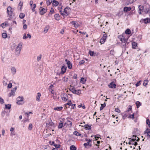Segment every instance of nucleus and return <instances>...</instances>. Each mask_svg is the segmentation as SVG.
<instances>
[{"label":"nucleus","mask_w":150,"mask_h":150,"mask_svg":"<svg viewBox=\"0 0 150 150\" xmlns=\"http://www.w3.org/2000/svg\"><path fill=\"white\" fill-rule=\"evenodd\" d=\"M118 38L121 41L124 46L126 47L128 45L129 43L127 42L128 39L125 38L124 36L123 35H120Z\"/></svg>","instance_id":"f257e3e1"},{"label":"nucleus","mask_w":150,"mask_h":150,"mask_svg":"<svg viewBox=\"0 0 150 150\" xmlns=\"http://www.w3.org/2000/svg\"><path fill=\"white\" fill-rule=\"evenodd\" d=\"M69 89L74 94L79 95L81 93V90L79 89L76 90L75 88L73 86H71Z\"/></svg>","instance_id":"f03ea898"},{"label":"nucleus","mask_w":150,"mask_h":150,"mask_svg":"<svg viewBox=\"0 0 150 150\" xmlns=\"http://www.w3.org/2000/svg\"><path fill=\"white\" fill-rule=\"evenodd\" d=\"M23 44L22 43H20L16 48L15 52L16 55H18L21 52V50L22 48Z\"/></svg>","instance_id":"7ed1b4c3"},{"label":"nucleus","mask_w":150,"mask_h":150,"mask_svg":"<svg viewBox=\"0 0 150 150\" xmlns=\"http://www.w3.org/2000/svg\"><path fill=\"white\" fill-rule=\"evenodd\" d=\"M7 12L8 14V16L10 18H12L13 16H14L12 9L11 6H9L7 8Z\"/></svg>","instance_id":"20e7f679"},{"label":"nucleus","mask_w":150,"mask_h":150,"mask_svg":"<svg viewBox=\"0 0 150 150\" xmlns=\"http://www.w3.org/2000/svg\"><path fill=\"white\" fill-rule=\"evenodd\" d=\"M23 98L22 96L18 97L16 99L17 103L19 105H21L23 103Z\"/></svg>","instance_id":"39448f33"},{"label":"nucleus","mask_w":150,"mask_h":150,"mask_svg":"<svg viewBox=\"0 0 150 150\" xmlns=\"http://www.w3.org/2000/svg\"><path fill=\"white\" fill-rule=\"evenodd\" d=\"M150 6L149 4H147L144 5V12L146 13L150 12Z\"/></svg>","instance_id":"423d86ee"},{"label":"nucleus","mask_w":150,"mask_h":150,"mask_svg":"<svg viewBox=\"0 0 150 150\" xmlns=\"http://www.w3.org/2000/svg\"><path fill=\"white\" fill-rule=\"evenodd\" d=\"M71 11V9L70 7L67 6L64 9L63 12L65 13L67 15L66 16H68L70 13V12Z\"/></svg>","instance_id":"0eeeda50"},{"label":"nucleus","mask_w":150,"mask_h":150,"mask_svg":"<svg viewBox=\"0 0 150 150\" xmlns=\"http://www.w3.org/2000/svg\"><path fill=\"white\" fill-rule=\"evenodd\" d=\"M61 96L62 98V100L64 101H67L68 99V96L66 93H63V94H62Z\"/></svg>","instance_id":"6e6552de"},{"label":"nucleus","mask_w":150,"mask_h":150,"mask_svg":"<svg viewBox=\"0 0 150 150\" xmlns=\"http://www.w3.org/2000/svg\"><path fill=\"white\" fill-rule=\"evenodd\" d=\"M65 62H66V64L67 65L69 69H71L72 67V64L67 59H66L65 60Z\"/></svg>","instance_id":"1a4fd4ad"},{"label":"nucleus","mask_w":150,"mask_h":150,"mask_svg":"<svg viewBox=\"0 0 150 150\" xmlns=\"http://www.w3.org/2000/svg\"><path fill=\"white\" fill-rule=\"evenodd\" d=\"M40 8H42V9L40 11V14L41 15H43L47 11V9H45L44 8H42V7H40Z\"/></svg>","instance_id":"9d476101"},{"label":"nucleus","mask_w":150,"mask_h":150,"mask_svg":"<svg viewBox=\"0 0 150 150\" xmlns=\"http://www.w3.org/2000/svg\"><path fill=\"white\" fill-rule=\"evenodd\" d=\"M140 22H144L145 23H147L150 22V19L146 18L145 19H142L141 20Z\"/></svg>","instance_id":"9b49d317"},{"label":"nucleus","mask_w":150,"mask_h":150,"mask_svg":"<svg viewBox=\"0 0 150 150\" xmlns=\"http://www.w3.org/2000/svg\"><path fill=\"white\" fill-rule=\"evenodd\" d=\"M67 69V67L65 66H63L61 69L60 73L61 74H63L66 71Z\"/></svg>","instance_id":"f8f14e48"},{"label":"nucleus","mask_w":150,"mask_h":150,"mask_svg":"<svg viewBox=\"0 0 150 150\" xmlns=\"http://www.w3.org/2000/svg\"><path fill=\"white\" fill-rule=\"evenodd\" d=\"M109 87L111 88H115L116 87V85L114 82H112L108 85Z\"/></svg>","instance_id":"ddd939ff"},{"label":"nucleus","mask_w":150,"mask_h":150,"mask_svg":"<svg viewBox=\"0 0 150 150\" xmlns=\"http://www.w3.org/2000/svg\"><path fill=\"white\" fill-rule=\"evenodd\" d=\"M92 125H89L88 124L85 125H84V128L86 130H90L91 129V126Z\"/></svg>","instance_id":"4468645a"},{"label":"nucleus","mask_w":150,"mask_h":150,"mask_svg":"<svg viewBox=\"0 0 150 150\" xmlns=\"http://www.w3.org/2000/svg\"><path fill=\"white\" fill-rule=\"evenodd\" d=\"M131 8L130 7H125L124 8L123 10L124 11L127 12L131 10Z\"/></svg>","instance_id":"2eb2a0df"},{"label":"nucleus","mask_w":150,"mask_h":150,"mask_svg":"<svg viewBox=\"0 0 150 150\" xmlns=\"http://www.w3.org/2000/svg\"><path fill=\"white\" fill-rule=\"evenodd\" d=\"M41 95L40 93H37V96H36V100L37 101H40V97L41 96Z\"/></svg>","instance_id":"dca6fc26"},{"label":"nucleus","mask_w":150,"mask_h":150,"mask_svg":"<svg viewBox=\"0 0 150 150\" xmlns=\"http://www.w3.org/2000/svg\"><path fill=\"white\" fill-rule=\"evenodd\" d=\"M54 18L57 21H59L60 19V16L58 14H56L54 15Z\"/></svg>","instance_id":"f3484780"},{"label":"nucleus","mask_w":150,"mask_h":150,"mask_svg":"<svg viewBox=\"0 0 150 150\" xmlns=\"http://www.w3.org/2000/svg\"><path fill=\"white\" fill-rule=\"evenodd\" d=\"M128 144L129 145L132 144L136 146L138 144V143L137 142H134L131 141V140H130L128 143Z\"/></svg>","instance_id":"a211bd4d"},{"label":"nucleus","mask_w":150,"mask_h":150,"mask_svg":"<svg viewBox=\"0 0 150 150\" xmlns=\"http://www.w3.org/2000/svg\"><path fill=\"white\" fill-rule=\"evenodd\" d=\"M12 73L14 74H15L16 71V69L14 67H12L11 69Z\"/></svg>","instance_id":"6ab92c4d"},{"label":"nucleus","mask_w":150,"mask_h":150,"mask_svg":"<svg viewBox=\"0 0 150 150\" xmlns=\"http://www.w3.org/2000/svg\"><path fill=\"white\" fill-rule=\"evenodd\" d=\"M52 4L54 6H56L59 4V2L58 1L54 0L52 1Z\"/></svg>","instance_id":"aec40b11"},{"label":"nucleus","mask_w":150,"mask_h":150,"mask_svg":"<svg viewBox=\"0 0 150 150\" xmlns=\"http://www.w3.org/2000/svg\"><path fill=\"white\" fill-rule=\"evenodd\" d=\"M99 145H97V144H96L93 147V150H99Z\"/></svg>","instance_id":"412c9836"},{"label":"nucleus","mask_w":150,"mask_h":150,"mask_svg":"<svg viewBox=\"0 0 150 150\" xmlns=\"http://www.w3.org/2000/svg\"><path fill=\"white\" fill-rule=\"evenodd\" d=\"M73 134L74 135L76 136H81V134L80 133L77 131H74V132Z\"/></svg>","instance_id":"4be33fe9"},{"label":"nucleus","mask_w":150,"mask_h":150,"mask_svg":"<svg viewBox=\"0 0 150 150\" xmlns=\"http://www.w3.org/2000/svg\"><path fill=\"white\" fill-rule=\"evenodd\" d=\"M71 23L73 25L75 28H77L79 25L76 23V22L75 21H72L71 22Z\"/></svg>","instance_id":"5701e85b"},{"label":"nucleus","mask_w":150,"mask_h":150,"mask_svg":"<svg viewBox=\"0 0 150 150\" xmlns=\"http://www.w3.org/2000/svg\"><path fill=\"white\" fill-rule=\"evenodd\" d=\"M106 40L105 37H103L102 39H101L100 40V43H101V44L103 43Z\"/></svg>","instance_id":"b1692460"},{"label":"nucleus","mask_w":150,"mask_h":150,"mask_svg":"<svg viewBox=\"0 0 150 150\" xmlns=\"http://www.w3.org/2000/svg\"><path fill=\"white\" fill-rule=\"evenodd\" d=\"M83 145L86 148H88V146H90V147H91V145L88 142L85 143Z\"/></svg>","instance_id":"393cba45"},{"label":"nucleus","mask_w":150,"mask_h":150,"mask_svg":"<svg viewBox=\"0 0 150 150\" xmlns=\"http://www.w3.org/2000/svg\"><path fill=\"white\" fill-rule=\"evenodd\" d=\"M101 106L100 108V110H102L103 108L105 106H106V104L105 103H104L103 104H101Z\"/></svg>","instance_id":"a878e982"},{"label":"nucleus","mask_w":150,"mask_h":150,"mask_svg":"<svg viewBox=\"0 0 150 150\" xmlns=\"http://www.w3.org/2000/svg\"><path fill=\"white\" fill-rule=\"evenodd\" d=\"M23 3L22 2L20 1V2L18 4V7L19 8L20 10H21V7L23 6Z\"/></svg>","instance_id":"bb28decb"},{"label":"nucleus","mask_w":150,"mask_h":150,"mask_svg":"<svg viewBox=\"0 0 150 150\" xmlns=\"http://www.w3.org/2000/svg\"><path fill=\"white\" fill-rule=\"evenodd\" d=\"M136 105L137 108H138L139 106L141 105V103L138 101H137L136 103Z\"/></svg>","instance_id":"cd10ccee"},{"label":"nucleus","mask_w":150,"mask_h":150,"mask_svg":"<svg viewBox=\"0 0 150 150\" xmlns=\"http://www.w3.org/2000/svg\"><path fill=\"white\" fill-rule=\"evenodd\" d=\"M46 125L48 126L49 127L51 126H53L54 125V123L52 122H49V123H47Z\"/></svg>","instance_id":"c85d7f7f"},{"label":"nucleus","mask_w":150,"mask_h":150,"mask_svg":"<svg viewBox=\"0 0 150 150\" xmlns=\"http://www.w3.org/2000/svg\"><path fill=\"white\" fill-rule=\"evenodd\" d=\"M70 150H76V148L74 145H71L70 147Z\"/></svg>","instance_id":"c756f323"},{"label":"nucleus","mask_w":150,"mask_h":150,"mask_svg":"<svg viewBox=\"0 0 150 150\" xmlns=\"http://www.w3.org/2000/svg\"><path fill=\"white\" fill-rule=\"evenodd\" d=\"M15 92L13 91H12L11 90V92H10L8 95V96L9 97H11L12 96H14V95Z\"/></svg>","instance_id":"7c9ffc66"},{"label":"nucleus","mask_w":150,"mask_h":150,"mask_svg":"<svg viewBox=\"0 0 150 150\" xmlns=\"http://www.w3.org/2000/svg\"><path fill=\"white\" fill-rule=\"evenodd\" d=\"M125 33L126 34L129 35L130 34L131 32L129 29H127L125 31Z\"/></svg>","instance_id":"2f4dec72"},{"label":"nucleus","mask_w":150,"mask_h":150,"mask_svg":"<svg viewBox=\"0 0 150 150\" xmlns=\"http://www.w3.org/2000/svg\"><path fill=\"white\" fill-rule=\"evenodd\" d=\"M53 1L52 0H47L46 3L47 5H49L51 4L52 2Z\"/></svg>","instance_id":"473e14b6"},{"label":"nucleus","mask_w":150,"mask_h":150,"mask_svg":"<svg viewBox=\"0 0 150 150\" xmlns=\"http://www.w3.org/2000/svg\"><path fill=\"white\" fill-rule=\"evenodd\" d=\"M25 16V14L23 13H21L19 15V18H20L22 19L24 18Z\"/></svg>","instance_id":"72a5a7b5"},{"label":"nucleus","mask_w":150,"mask_h":150,"mask_svg":"<svg viewBox=\"0 0 150 150\" xmlns=\"http://www.w3.org/2000/svg\"><path fill=\"white\" fill-rule=\"evenodd\" d=\"M11 105L10 104H8L7 105H5V107L6 109H10L11 108Z\"/></svg>","instance_id":"f704fd0d"},{"label":"nucleus","mask_w":150,"mask_h":150,"mask_svg":"<svg viewBox=\"0 0 150 150\" xmlns=\"http://www.w3.org/2000/svg\"><path fill=\"white\" fill-rule=\"evenodd\" d=\"M86 81V79H84L83 78H81L80 82L84 84Z\"/></svg>","instance_id":"c9c22d12"},{"label":"nucleus","mask_w":150,"mask_h":150,"mask_svg":"<svg viewBox=\"0 0 150 150\" xmlns=\"http://www.w3.org/2000/svg\"><path fill=\"white\" fill-rule=\"evenodd\" d=\"M62 108L63 107H57L54 108V110H62Z\"/></svg>","instance_id":"e433bc0d"},{"label":"nucleus","mask_w":150,"mask_h":150,"mask_svg":"<svg viewBox=\"0 0 150 150\" xmlns=\"http://www.w3.org/2000/svg\"><path fill=\"white\" fill-rule=\"evenodd\" d=\"M54 146L55 147V148L57 149L58 148H59L61 147V145L60 144H54Z\"/></svg>","instance_id":"4c0bfd02"},{"label":"nucleus","mask_w":150,"mask_h":150,"mask_svg":"<svg viewBox=\"0 0 150 150\" xmlns=\"http://www.w3.org/2000/svg\"><path fill=\"white\" fill-rule=\"evenodd\" d=\"M67 125L70 126V127H71L72 125V122L71 121H69V120H67Z\"/></svg>","instance_id":"58836bf2"},{"label":"nucleus","mask_w":150,"mask_h":150,"mask_svg":"<svg viewBox=\"0 0 150 150\" xmlns=\"http://www.w3.org/2000/svg\"><path fill=\"white\" fill-rule=\"evenodd\" d=\"M63 127V123L62 122H61L59 123V125L58 127L59 129H61Z\"/></svg>","instance_id":"ea45409f"},{"label":"nucleus","mask_w":150,"mask_h":150,"mask_svg":"<svg viewBox=\"0 0 150 150\" xmlns=\"http://www.w3.org/2000/svg\"><path fill=\"white\" fill-rule=\"evenodd\" d=\"M137 44L135 42H134L132 43V47L133 48H135L137 46Z\"/></svg>","instance_id":"a19ab883"},{"label":"nucleus","mask_w":150,"mask_h":150,"mask_svg":"<svg viewBox=\"0 0 150 150\" xmlns=\"http://www.w3.org/2000/svg\"><path fill=\"white\" fill-rule=\"evenodd\" d=\"M146 123L150 127V122L149 119H147L146 120Z\"/></svg>","instance_id":"79ce46f5"},{"label":"nucleus","mask_w":150,"mask_h":150,"mask_svg":"<svg viewBox=\"0 0 150 150\" xmlns=\"http://www.w3.org/2000/svg\"><path fill=\"white\" fill-rule=\"evenodd\" d=\"M148 82V80H145L143 83L144 86H146V85H147Z\"/></svg>","instance_id":"37998d69"},{"label":"nucleus","mask_w":150,"mask_h":150,"mask_svg":"<svg viewBox=\"0 0 150 150\" xmlns=\"http://www.w3.org/2000/svg\"><path fill=\"white\" fill-rule=\"evenodd\" d=\"M2 37L4 38H6L7 37V35L6 33H3L2 34Z\"/></svg>","instance_id":"c03bdc74"},{"label":"nucleus","mask_w":150,"mask_h":150,"mask_svg":"<svg viewBox=\"0 0 150 150\" xmlns=\"http://www.w3.org/2000/svg\"><path fill=\"white\" fill-rule=\"evenodd\" d=\"M49 29L48 27L46 26L45 27L44 29V32H45V33H46L47 32L48 30Z\"/></svg>","instance_id":"a18cd8bd"},{"label":"nucleus","mask_w":150,"mask_h":150,"mask_svg":"<svg viewBox=\"0 0 150 150\" xmlns=\"http://www.w3.org/2000/svg\"><path fill=\"white\" fill-rule=\"evenodd\" d=\"M42 57V55L41 54H40L39 56H38L37 57V60L38 61H39L40 60Z\"/></svg>","instance_id":"49530a36"},{"label":"nucleus","mask_w":150,"mask_h":150,"mask_svg":"<svg viewBox=\"0 0 150 150\" xmlns=\"http://www.w3.org/2000/svg\"><path fill=\"white\" fill-rule=\"evenodd\" d=\"M89 53L91 56H93L94 55V52L93 51L90 50Z\"/></svg>","instance_id":"de8ad7c7"},{"label":"nucleus","mask_w":150,"mask_h":150,"mask_svg":"<svg viewBox=\"0 0 150 150\" xmlns=\"http://www.w3.org/2000/svg\"><path fill=\"white\" fill-rule=\"evenodd\" d=\"M33 127V126L32 124H30L28 126V129L30 130H31Z\"/></svg>","instance_id":"09e8293b"},{"label":"nucleus","mask_w":150,"mask_h":150,"mask_svg":"<svg viewBox=\"0 0 150 150\" xmlns=\"http://www.w3.org/2000/svg\"><path fill=\"white\" fill-rule=\"evenodd\" d=\"M6 112V110L5 109L4 111H2L1 113V115L3 117H4V115L5 114V113Z\"/></svg>","instance_id":"8fccbe9b"},{"label":"nucleus","mask_w":150,"mask_h":150,"mask_svg":"<svg viewBox=\"0 0 150 150\" xmlns=\"http://www.w3.org/2000/svg\"><path fill=\"white\" fill-rule=\"evenodd\" d=\"M68 79V78L66 77H64L63 78L62 80L64 82H67V81Z\"/></svg>","instance_id":"3c124183"},{"label":"nucleus","mask_w":150,"mask_h":150,"mask_svg":"<svg viewBox=\"0 0 150 150\" xmlns=\"http://www.w3.org/2000/svg\"><path fill=\"white\" fill-rule=\"evenodd\" d=\"M23 39H26L28 38V36H26V35L25 33H24L23 34Z\"/></svg>","instance_id":"603ef678"},{"label":"nucleus","mask_w":150,"mask_h":150,"mask_svg":"<svg viewBox=\"0 0 150 150\" xmlns=\"http://www.w3.org/2000/svg\"><path fill=\"white\" fill-rule=\"evenodd\" d=\"M49 144H50L51 145H54L55 144L54 142V141L52 142L51 141H50L49 142Z\"/></svg>","instance_id":"864d4df0"},{"label":"nucleus","mask_w":150,"mask_h":150,"mask_svg":"<svg viewBox=\"0 0 150 150\" xmlns=\"http://www.w3.org/2000/svg\"><path fill=\"white\" fill-rule=\"evenodd\" d=\"M85 61L83 60H82L79 62V64L80 65H82L84 63Z\"/></svg>","instance_id":"5fc2aeb1"},{"label":"nucleus","mask_w":150,"mask_h":150,"mask_svg":"<svg viewBox=\"0 0 150 150\" xmlns=\"http://www.w3.org/2000/svg\"><path fill=\"white\" fill-rule=\"evenodd\" d=\"M0 102L1 104H3L4 103V100L1 98L0 97Z\"/></svg>","instance_id":"6e6d98bb"},{"label":"nucleus","mask_w":150,"mask_h":150,"mask_svg":"<svg viewBox=\"0 0 150 150\" xmlns=\"http://www.w3.org/2000/svg\"><path fill=\"white\" fill-rule=\"evenodd\" d=\"M71 100L68 101V103L66 104V105H71Z\"/></svg>","instance_id":"4d7b16f0"},{"label":"nucleus","mask_w":150,"mask_h":150,"mask_svg":"<svg viewBox=\"0 0 150 150\" xmlns=\"http://www.w3.org/2000/svg\"><path fill=\"white\" fill-rule=\"evenodd\" d=\"M54 11L53 8H51L50 10V13H51L52 14V13H53Z\"/></svg>","instance_id":"13d9d810"},{"label":"nucleus","mask_w":150,"mask_h":150,"mask_svg":"<svg viewBox=\"0 0 150 150\" xmlns=\"http://www.w3.org/2000/svg\"><path fill=\"white\" fill-rule=\"evenodd\" d=\"M100 135H97L95 136V138L96 139V140H97V138H100Z\"/></svg>","instance_id":"bf43d9fd"},{"label":"nucleus","mask_w":150,"mask_h":150,"mask_svg":"<svg viewBox=\"0 0 150 150\" xmlns=\"http://www.w3.org/2000/svg\"><path fill=\"white\" fill-rule=\"evenodd\" d=\"M12 86V84L11 83H10L8 86V88H11Z\"/></svg>","instance_id":"052dcab7"},{"label":"nucleus","mask_w":150,"mask_h":150,"mask_svg":"<svg viewBox=\"0 0 150 150\" xmlns=\"http://www.w3.org/2000/svg\"><path fill=\"white\" fill-rule=\"evenodd\" d=\"M115 111L117 112H120V110L118 108H115Z\"/></svg>","instance_id":"680f3d73"},{"label":"nucleus","mask_w":150,"mask_h":150,"mask_svg":"<svg viewBox=\"0 0 150 150\" xmlns=\"http://www.w3.org/2000/svg\"><path fill=\"white\" fill-rule=\"evenodd\" d=\"M134 114H133L131 115H129L128 117L129 118H132V119H133L134 118Z\"/></svg>","instance_id":"e2e57ef3"},{"label":"nucleus","mask_w":150,"mask_h":150,"mask_svg":"<svg viewBox=\"0 0 150 150\" xmlns=\"http://www.w3.org/2000/svg\"><path fill=\"white\" fill-rule=\"evenodd\" d=\"M129 108L128 109L127 111L128 112L129 111L131 110H132V107L131 105L129 106Z\"/></svg>","instance_id":"0e129e2a"},{"label":"nucleus","mask_w":150,"mask_h":150,"mask_svg":"<svg viewBox=\"0 0 150 150\" xmlns=\"http://www.w3.org/2000/svg\"><path fill=\"white\" fill-rule=\"evenodd\" d=\"M62 6L61 4L59 5V6L58 7V9L59 10H61L62 8Z\"/></svg>","instance_id":"69168bd1"},{"label":"nucleus","mask_w":150,"mask_h":150,"mask_svg":"<svg viewBox=\"0 0 150 150\" xmlns=\"http://www.w3.org/2000/svg\"><path fill=\"white\" fill-rule=\"evenodd\" d=\"M27 28V25L26 24L24 25L23 26V28L25 29H26Z\"/></svg>","instance_id":"338daca9"},{"label":"nucleus","mask_w":150,"mask_h":150,"mask_svg":"<svg viewBox=\"0 0 150 150\" xmlns=\"http://www.w3.org/2000/svg\"><path fill=\"white\" fill-rule=\"evenodd\" d=\"M77 75L76 74H74L73 76V78L74 79H77Z\"/></svg>","instance_id":"774afa93"}]
</instances>
